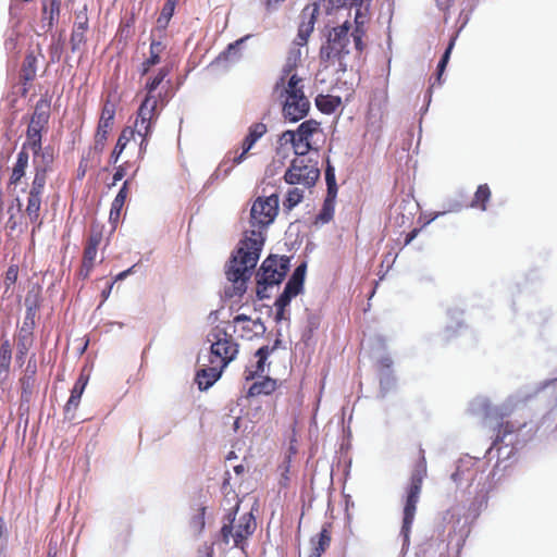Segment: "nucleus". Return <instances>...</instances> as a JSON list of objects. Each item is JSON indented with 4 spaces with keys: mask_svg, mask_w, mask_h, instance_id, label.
I'll return each instance as SVG.
<instances>
[{
    "mask_svg": "<svg viewBox=\"0 0 557 557\" xmlns=\"http://www.w3.org/2000/svg\"><path fill=\"white\" fill-rule=\"evenodd\" d=\"M320 177L318 161L309 156H296L286 169L283 180L288 185H299L310 189Z\"/></svg>",
    "mask_w": 557,
    "mask_h": 557,
    "instance_id": "39448f33",
    "label": "nucleus"
},
{
    "mask_svg": "<svg viewBox=\"0 0 557 557\" xmlns=\"http://www.w3.org/2000/svg\"><path fill=\"white\" fill-rule=\"evenodd\" d=\"M314 11H310L308 8L304 9L300 14V24L298 26V34L293 42V47L290 48L286 63L283 66L282 73L285 75H290L294 73L296 67L298 66L301 59L300 48L306 46L308 42V38L313 32L315 24V15Z\"/></svg>",
    "mask_w": 557,
    "mask_h": 557,
    "instance_id": "1a4fd4ad",
    "label": "nucleus"
},
{
    "mask_svg": "<svg viewBox=\"0 0 557 557\" xmlns=\"http://www.w3.org/2000/svg\"><path fill=\"white\" fill-rule=\"evenodd\" d=\"M275 309H276L275 321L281 322L282 320H285L286 319V317H285L286 308L275 307Z\"/></svg>",
    "mask_w": 557,
    "mask_h": 557,
    "instance_id": "680f3d73",
    "label": "nucleus"
},
{
    "mask_svg": "<svg viewBox=\"0 0 557 557\" xmlns=\"http://www.w3.org/2000/svg\"><path fill=\"white\" fill-rule=\"evenodd\" d=\"M115 116L114 106L107 102L104 103L99 121L113 124Z\"/></svg>",
    "mask_w": 557,
    "mask_h": 557,
    "instance_id": "de8ad7c7",
    "label": "nucleus"
},
{
    "mask_svg": "<svg viewBox=\"0 0 557 557\" xmlns=\"http://www.w3.org/2000/svg\"><path fill=\"white\" fill-rule=\"evenodd\" d=\"M247 37L240 38L230 44L225 50H223L214 60L213 63L231 62L235 63L242 59L240 45L246 40Z\"/></svg>",
    "mask_w": 557,
    "mask_h": 557,
    "instance_id": "c756f323",
    "label": "nucleus"
},
{
    "mask_svg": "<svg viewBox=\"0 0 557 557\" xmlns=\"http://www.w3.org/2000/svg\"><path fill=\"white\" fill-rule=\"evenodd\" d=\"M454 45H455V41L454 39H451L444 52V54L442 55V59L440 60L438 64H437V74H436V82L438 85L442 84V75L446 69V65L449 61V58H450V53H451V50L454 48Z\"/></svg>",
    "mask_w": 557,
    "mask_h": 557,
    "instance_id": "c03bdc74",
    "label": "nucleus"
},
{
    "mask_svg": "<svg viewBox=\"0 0 557 557\" xmlns=\"http://www.w3.org/2000/svg\"><path fill=\"white\" fill-rule=\"evenodd\" d=\"M134 269H135V265H132L131 268H128L127 270L125 271H122L120 272L112 282H117V281H122L124 278H126L129 274H132L134 272Z\"/></svg>",
    "mask_w": 557,
    "mask_h": 557,
    "instance_id": "052dcab7",
    "label": "nucleus"
},
{
    "mask_svg": "<svg viewBox=\"0 0 557 557\" xmlns=\"http://www.w3.org/2000/svg\"><path fill=\"white\" fill-rule=\"evenodd\" d=\"M166 45L160 39L151 37L149 46V57L140 65L141 76L147 75L150 69L161 62V55L165 51Z\"/></svg>",
    "mask_w": 557,
    "mask_h": 557,
    "instance_id": "5701e85b",
    "label": "nucleus"
},
{
    "mask_svg": "<svg viewBox=\"0 0 557 557\" xmlns=\"http://www.w3.org/2000/svg\"><path fill=\"white\" fill-rule=\"evenodd\" d=\"M98 249L99 248L84 245L82 264L77 272L78 276L82 280H87L90 276L92 270L95 269V267L97 264Z\"/></svg>",
    "mask_w": 557,
    "mask_h": 557,
    "instance_id": "b1692460",
    "label": "nucleus"
},
{
    "mask_svg": "<svg viewBox=\"0 0 557 557\" xmlns=\"http://www.w3.org/2000/svg\"><path fill=\"white\" fill-rule=\"evenodd\" d=\"M136 134H137V132L135 131V127L126 126L122 129V132L117 138V141L127 146V144L134 138V136Z\"/></svg>",
    "mask_w": 557,
    "mask_h": 557,
    "instance_id": "603ef678",
    "label": "nucleus"
},
{
    "mask_svg": "<svg viewBox=\"0 0 557 557\" xmlns=\"http://www.w3.org/2000/svg\"><path fill=\"white\" fill-rule=\"evenodd\" d=\"M285 0H262V3L267 10V12H272L277 8L278 4L283 3Z\"/></svg>",
    "mask_w": 557,
    "mask_h": 557,
    "instance_id": "bf43d9fd",
    "label": "nucleus"
},
{
    "mask_svg": "<svg viewBox=\"0 0 557 557\" xmlns=\"http://www.w3.org/2000/svg\"><path fill=\"white\" fill-rule=\"evenodd\" d=\"M331 544L330 524L323 525L322 530L317 536L311 537L310 545L311 552L309 557H321Z\"/></svg>",
    "mask_w": 557,
    "mask_h": 557,
    "instance_id": "393cba45",
    "label": "nucleus"
},
{
    "mask_svg": "<svg viewBox=\"0 0 557 557\" xmlns=\"http://www.w3.org/2000/svg\"><path fill=\"white\" fill-rule=\"evenodd\" d=\"M122 153H120L119 151H116L115 149H113V151L111 152V156H110V162L112 164H116L120 157H121Z\"/></svg>",
    "mask_w": 557,
    "mask_h": 557,
    "instance_id": "69168bd1",
    "label": "nucleus"
},
{
    "mask_svg": "<svg viewBox=\"0 0 557 557\" xmlns=\"http://www.w3.org/2000/svg\"><path fill=\"white\" fill-rule=\"evenodd\" d=\"M289 269V258L282 256H269L261 264L257 273V295L259 299L267 297L264 292L269 286L280 284Z\"/></svg>",
    "mask_w": 557,
    "mask_h": 557,
    "instance_id": "0eeeda50",
    "label": "nucleus"
},
{
    "mask_svg": "<svg viewBox=\"0 0 557 557\" xmlns=\"http://www.w3.org/2000/svg\"><path fill=\"white\" fill-rule=\"evenodd\" d=\"M37 75V57L34 52L26 53L20 72V83L22 85L21 96L25 97L29 90V85Z\"/></svg>",
    "mask_w": 557,
    "mask_h": 557,
    "instance_id": "aec40b11",
    "label": "nucleus"
},
{
    "mask_svg": "<svg viewBox=\"0 0 557 557\" xmlns=\"http://www.w3.org/2000/svg\"><path fill=\"white\" fill-rule=\"evenodd\" d=\"M234 332L239 333V336L246 339L262 334L265 330L264 324L260 319L252 320L246 314H237L233 319Z\"/></svg>",
    "mask_w": 557,
    "mask_h": 557,
    "instance_id": "f3484780",
    "label": "nucleus"
},
{
    "mask_svg": "<svg viewBox=\"0 0 557 557\" xmlns=\"http://www.w3.org/2000/svg\"><path fill=\"white\" fill-rule=\"evenodd\" d=\"M282 102V112L285 120L298 122L302 120L310 110V101L305 95L295 98L288 97L280 99Z\"/></svg>",
    "mask_w": 557,
    "mask_h": 557,
    "instance_id": "ddd939ff",
    "label": "nucleus"
},
{
    "mask_svg": "<svg viewBox=\"0 0 557 557\" xmlns=\"http://www.w3.org/2000/svg\"><path fill=\"white\" fill-rule=\"evenodd\" d=\"M237 507L230 511L224 518L223 525L220 531L221 541L230 544L233 541L234 547L245 549L247 540L253 534L257 523L250 512H246L236 518Z\"/></svg>",
    "mask_w": 557,
    "mask_h": 557,
    "instance_id": "7ed1b4c3",
    "label": "nucleus"
},
{
    "mask_svg": "<svg viewBox=\"0 0 557 557\" xmlns=\"http://www.w3.org/2000/svg\"><path fill=\"white\" fill-rule=\"evenodd\" d=\"M283 472L281 474V479H280V485L282 487H287L288 486V483H289V476H288V473H289V468H290V457H287L285 459V461L283 462Z\"/></svg>",
    "mask_w": 557,
    "mask_h": 557,
    "instance_id": "864d4df0",
    "label": "nucleus"
},
{
    "mask_svg": "<svg viewBox=\"0 0 557 557\" xmlns=\"http://www.w3.org/2000/svg\"><path fill=\"white\" fill-rule=\"evenodd\" d=\"M280 199L277 194L258 197L250 209V227L245 232L238 247L232 253L225 270L226 278L245 290L246 282L260 258L265 242V231L278 214Z\"/></svg>",
    "mask_w": 557,
    "mask_h": 557,
    "instance_id": "f257e3e1",
    "label": "nucleus"
},
{
    "mask_svg": "<svg viewBox=\"0 0 557 557\" xmlns=\"http://www.w3.org/2000/svg\"><path fill=\"white\" fill-rule=\"evenodd\" d=\"M305 189L301 187H292L287 190L283 200V210L290 212L296 206H298L305 198Z\"/></svg>",
    "mask_w": 557,
    "mask_h": 557,
    "instance_id": "c9c22d12",
    "label": "nucleus"
},
{
    "mask_svg": "<svg viewBox=\"0 0 557 557\" xmlns=\"http://www.w3.org/2000/svg\"><path fill=\"white\" fill-rule=\"evenodd\" d=\"M350 24L345 22L343 25L334 27L330 34L325 45H323L320 49V58L322 61L342 66V70L345 71V65L343 64V59L346 54L349 53L348 46L350 44V37L354 39L356 50L361 53L364 44L363 36L364 32L356 27L355 30L349 34Z\"/></svg>",
    "mask_w": 557,
    "mask_h": 557,
    "instance_id": "f03ea898",
    "label": "nucleus"
},
{
    "mask_svg": "<svg viewBox=\"0 0 557 557\" xmlns=\"http://www.w3.org/2000/svg\"><path fill=\"white\" fill-rule=\"evenodd\" d=\"M273 92L277 96L278 99L288 97L295 98L299 95H305L302 78L299 77L296 73H292L290 75H285V73H282V76L274 86Z\"/></svg>",
    "mask_w": 557,
    "mask_h": 557,
    "instance_id": "4468645a",
    "label": "nucleus"
},
{
    "mask_svg": "<svg viewBox=\"0 0 557 557\" xmlns=\"http://www.w3.org/2000/svg\"><path fill=\"white\" fill-rule=\"evenodd\" d=\"M493 418L499 420L493 442L494 447L503 443L508 435L517 433L525 425V422L504 420V416L498 413L496 410L493 412Z\"/></svg>",
    "mask_w": 557,
    "mask_h": 557,
    "instance_id": "4be33fe9",
    "label": "nucleus"
},
{
    "mask_svg": "<svg viewBox=\"0 0 557 557\" xmlns=\"http://www.w3.org/2000/svg\"><path fill=\"white\" fill-rule=\"evenodd\" d=\"M267 132L268 127L264 123L259 122L251 124L248 128V134L242 143V151L239 152L238 149L228 151L221 162L220 168L224 169V172L227 174L235 165L240 164L246 159L247 153L257 140H259Z\"/></svg>",
    "mask_w": 557,
    "mask_h": 557,
    "instance_id": "9b49d317",
    "label": "nucleus"
},
{
    "mask_svg": "<svg viewBox=\"0 0 557 557\" xmlns=\"http://www.w3.org/2000/svg\"><path fill=\"white\" fill-rule=\"evenodd\" d=\"M12 360V345L8 338H3L0 345V382L9 376Z\"/></svg>",
    "mask_w": 557,
    "mask_h": 557,
    "instance_id": "c85d7f7f",
    "label": "nucleus"
},
{
    "mask_svg": "<svg viewBox=\"0 0 557 557\" xmlns=\"http://www.w3.org/2000/svg\"><path fill=\"white\" fill-rule=\"evenodd\" d=\"M371 0H330L331 4L336 8L344 7H361L364 3H369Z\"/></svg>",
    "mask_w": 557,
    "mask_h": 557,
    "instance_id": "3c124183",
    "label": "nucleus"
},
{
    "mask_svg": "<svg viewBox=\"0 0 557 557\" xmlns=\"http://www.w3.org/2000/svg\"><path fill=\"white\" fill-rule=\"evenodd\" d=\"M294 297V295L287 293L286 290H283V293L275 300L274 307L287 308L290 304L292 298Z\"/></svg>",
    "mask_w": 557,
    "mask_h": 557,
    "instance_id": "6e6d98bb",
    "label": "nucleus"
},
{
    "mask_svg": "<svg viewBox=\"0 0 557 557\" xmlns=\"http://www.w3.org/2000/svg\"><path fill=\"white\" fill-rule=\"evenodd\" d=\"M49 109L50 106L45 100H39L36 103L26 133L34 135H42V132L47 128L49 122Z\"/></svg>",
    "mask_w": 557,
    "mask_h": 557,
    "instance_id": "a211bd4d",
    "label": "nucleus"
},
{
    "mask_svg": "<svg viewBox=\"0 0 557 557\" xmlns=\"http://www.w3.org/2000/svg\"><path fill=\"white\" fill-rule=\"evenodd\" d=\"M321 133L315 120L304 121L295 131L287 129L280 136V144H290L296 156H308L313 149L314 137Z\"/></svg>",
    "mask_w": 557,
    "mask_h": 557,
    "instance_id": "6e6552de",
    "label": "nucleus"
},
{
    "mask_svg": "<svg viewBox=\"0 0 557 557\" xmlns=\"http://www.w3.org/2000/svg\"><path fill=\"white\" fill-rule=\"evenodd\" d=\"M126 174V170L124 164H121L116 168L115 173L113 174V182L112 185H115L117 182H120Z\"/></svg>",
    "mask_w": 557,
    "mask_h": 557,
    "instance_id": "13d9d810",
    "label": "nucleus"
},
{
    "mask_svg": "<svg viewBox=\"0 0 557 557\" xmlns=\"http://www.w3.org/2000/svg\"><path fill=\"white\" fill-rule=\"evenodd\" d=\"M277 388L276 380L265 376L259 382H255L248 389V396L271 395Z\"/></svg>",
    "mask_w": 557,
    "mask_h": 557,
    "instance_id": "473e14b6",
    "label": "nucleus"
},
{
    "mask_svg": "<svg viewBox=\"0 0 557 557\" xmlns=\"http://www.w3.org/2000/svg\"><path fill=\"white\" fill-rule=\"evenodd\" d=\"M104 225L98 222H92L89 227V234L86 238L85 245L99 248L103 239Z\"/></svg>",
    "mask_w": 557,
    "mask_h": 557,
    "instance_id": "a19ab883",
    "label": "nucleus"
},
{
    "mask_svg": "<svg viewBox=\"0 0 557 557\" xmlns=\"http://www.w3.org/2000/svg\"><path fill=\"white\" fill-rule=\"evenodd\" d=\"M419 233V230L418 228H413L411 232H409L407 235H406V238H405V245H409L414 238L416 236L418 235Z\"/></svg>",
    "mask_w": 557,
    "mask_h": 557,
    "instance_id": "e2e57ef3",
    "label": "nucleus"
},
{
    "mask_svg": "<svg viewBox=\"0 0 557 557\" xmlns=\"http://www.w3.org/2000/svg\"><path fill=\"white\" fill-rule=\"evenodd\" d=\"M281 343L282 341L277 338L272 346L264 345L255 352L253 357L256 360L250 361L244 371V377L246 381H252L264 373L265 366L270 364L267 363L269 356L281 345Z\"/></svg>",
    "mask_w": 557,
    "mask_h": 557,
    "instance_id": "f8f14e48",
    "label": "nucleus"
},
{
    "mask_svg": "<svg viewBox=\"0 0 557 557\" xmlns=\"http://www.w3.org/2000/svg\"><path fill=\"white\" fill-rule=\"evenodd\" d=\"M113 124L106 122H98V126L96 129L95 138H94V147L92 149L97 153H101L106 147V143L108 139V135L112 129Z\"/></svg>",
    "mask_w": 557,
    "mask_h": 557,
    "instance_id": "e433bc0d",
    "label": "nucleus"
},
{
    "mask_svg": "<svg viewBox=\"0 0 557 557\" xmlns=\"http://www.w3.org/2000/svg\"><path fill=\"white\" fill-rule=\"evenodd\" d=\"M28 152L27 151H20L16 157V161L13 165L10 178H9V186L13 185L16 186L21 183L22 178L26 174V170L28 168Z\"/></svg>",
    "mask_w": 557,
    "mask_h": 557,
    "instance_id": "a878e982",
    "label": "nucleus"
},
{
    "mask_svg": "<svg viewBox=\"0 0 557 557\" xmlns=\"http://www.w3.org/2000/svg\"><path fill=\"white\" fill-rule=\"evenodd\" d=\"M170 67L163 66L158 73L151 77H149L145 85L146 97H156L153 92L160 86V84L164 81V78L170 74Z\"/></svg>",
    "mask_w": 557,
    "mask_h": 557,
    "instance_id": "58836bf2",
    "label": "nucleus"
},
{
    "mask_svg": "<svg viewBox=\"0 0 557 557\" xmlns=\"http://www.w3.org/2000/svg\"><path fill=\"white\" fill-rule=\"evenodd\" d=\"M454 45H455V41L454 39H451L444 52V54L442 55V59L440 60L438 64H437V74H436V82L438 85L442 84V75L446 69V65L449 61V58H450V53H451V50L454 48Z\"/></svg>",
    "mask_w": 557,
    "mask_h": 557,
    "instance_id": "a18cd8bd",
    "label": "nucleus"
},
{
    "mask_svg": "<svg viewBox=\"0 0 557 557\" xmlns=\"http://www.w3.org/2000/svg\"><path fill=\"white\" fill-rule=\"evenodd\" d=\"M341 100L338 97L319 95L315 98V104L318 109L323 113H333L339 106Z\"/></svg>",
    "mask_w": 557,
    "mask_h": 557,
    "instance_id": "79ce46f5",
    "label": "nucleus"
},
{
    "mask_svg": "<svg viewBox=\"0 0 557 557\" xmlns=\"http://www.w3.org/2000/svg\"><path fill=\"white\" fill-rule=\"evenodd\" d=\"M18 276V267L16 264H12L8 268L5 272L4 283L7 287L14 285Z\"/></svg>",
    "mask_w": 557,
    "mask_h": 557,
    "instance_id": "8fccbe9b",
    "label": "nucleus"
},
{
    "mask_svg": "<svg viewBox=\"0 0 557 557\" xmlns=\"http://www.w3.org/2000/svg\"><path fill=\"white\" fill-rule=\"evenodd\" d=\"M61 10V0H44L42 17L47 21L48 26L52 27L59 20Z\"/></svg>",
    "mask_w": 557,
    "mask_h": 557,
    "instance_id": "f704fd0d",
    "label": "nucleus"
},
{
    "mask_svg": "<svg viewBox=\"0 0 557 557\" xmlns=\"http://www.w3.org/2000/svg\"><path fill=\"white\" fill-rule=\"evenodd\" d=\"M86 172V164L84 165V160L79 162L78 166V176H84Z\"/></svg>",
    "mask_w": 557,
    "mask_h": 557,
    "instance_id": "338daca9",
    "label": "nucleus"
},
{
    "mask_svg": "<svg viewBox=\"0 0 557 557\" xmlns=\"http://www.w3.org/2000/svg\"><path fill=\"white\" fill-rule=\"evenodd\" d=\"M178 0H166L160 15L157 18V29L164 33L174 14Z\"/></svg>",
    "mask_w": 557,
    "mask_h": 557,
    "instance_id": "4c0bfd02",
    "label": "nucleus"
},
{
    "mask_svg": "<svg viewBox=\"0 0 557 557\" xmlns=\"http://www.w3.org/2000/svg\"><path fill=\"white\" fill-rule=\"evenodd\" d=\"M42 196L28 191L27 203L25 213L29 221L38 226L41 225L40 211H41Z\"/></svg>",
    "mask_w": 557,
    "mask_h": 557,
    "instance_id": "bb28decb",
    "label": "nucleus"
},
{
    "mask_svg": "<svg viewBox=\"0 0 557 557\" xmlns=\"http://www.w3.org/2000/svg\"><path fill=\"white\" fill-rule=\"evenodd\" d=\"M53 158L49 153L41 154V161H34V177L29 187V193L44 196L47 185L48 173L51 171Z\"/></svg>",
    "mask_w": 557,
    "mask_h": 557,
    "instance_id": "2eb2a0df",
    "label": "nucleus"
},
{
    "mask_svg": "<svg viewBox=\"0 0 557 557\" xmlns=\"http://www.w3.org/2000/svg\"><path fill=\"white\" fill-rule=\"evenodd\" d=\"M158 99L157 97H145L141 101L138 110L136 120L134 123L137 135L141 137L139 143V153L144 154L147 150L149 138L152 134V128L159 119L160 112L157 109Z\"/></svg>",
    "mask_w": 557,
    "mask_h": 557,
    "instance_id": "9d476101",
    "label": "nucleus"
},
{
    "mask_svg": "<svg viewBox=\"0 0 557 557\" xmlns=\"http://www.w3.org/2000/svg\"><path fill=\"white\" fill-rule=\"evenodd\" d=\"M125 147H126V146H125L124 144H122V143H120V141H116V145H115L114 149H115L116 151H119L120 153H122V152L124 151Z\"/></svg>",
    "mask_w": 557,
    "mask_h": 557,
    "instance_id": "774afa93",
    "label": "nucleus"
},
{
    "mask_svg": "<svg viewBox=\"0 0 557 557\" xmlns=\"http://www.w3.org/2000/svg\"><path fill=\"white\" fill-rule=\"evenodd\" d=\"M35 314H36L35 309L33 307H27L24 323H23L22 327H27V329H29V332H32L33 327L35 325Z\"/></svg>",
    "mask_w": 557,
    "mask_h": 557,
    "instance_id": "5fc2aeb1",
    "label": "nucleus"
},
{
    "mask_svg": "<svg viewBox=\"0 0 557 557\" xmlns=\"http://www.w3.org/2000/svg\"><path fill=\"white\" fill-rule=\"evenodd\" d=\"M205 513H206V508L200 507L198 509V512L190 520L191 528L198 533H200L205 528V524H206Z\"/></svg>",
    "mask_w": 557,
    "mask_h": 557,
    "instance_id": "49530a36",
    "label": "nucleus"
},
{
    "mask_svg": "<svg viewBox=\"0 0 557 557\" xmlns=\"http://www.w3.org/2000/svg\"><path fill=\"white\" fill-rule=\"evenodd\" d=\"M325 182H326V194L329 195H337V184L335 177V169L327 160V164L325 168Z\"/></svg>",
    "mask_w": 557,
    "mask_h": 557,
    "instance_id": "37998d69",
    "label": "nucleus"
},
{
    "mask_svg": "<svg viewBox=\"0 0 557 557\" xmlns=\"http://www.w3.org/2000/svg\"><path fill=\"white\" fill-rule=\"evenodd\" d=\"M33 345V332H29L27 327H21L17 336V354L16 360L21 363L24 362V358L27 355L29 348Z\"/></svg>",
    "mask_w": 557,
    "mask_h": 557,
    "instance_id": "2f4dec72",
    "label": "nucleus"
},
{
    "mask_svg": "<svg viewBox=\"0 0 557 557\" xmlns=\"http://www.w3.org/2000/svg\"><path fill=\"white\" fill-rule=\"evenodd\" d=\"M208 342L210 343L209 358L213 362H219L221 366L227 367L239 351L238 343L233 336L221 325L214 326L208 334Z\"/></svg>",
    "mask_w": 557,
    "mask_h": 557,
    "instance_id": "423d86ee",
    "label": "nucleus"
},
{
    "mask_svg": "<svg viewBox=\"0 0 557 557\" xmlns=\"http://www.w3.org/2000/svg\"><path fill=\"white\" fill-rule=\"evenodd\" d=\"M89 29L87 7L75 13V22L72 28L70 45L73 52L79 50L87 41L86 34Z\"/></svg>",
    "mask_w": 557,
    "mask_h": 557,
    "instance_id": "dca6fc26",
    "label": "nucleus"
},
{
    "mask_svg": "<svg viewBox=\"0 0 557 557\" xmlns=\"http://www.w3.org/2000/svg\"><path fill=\"white\" fill-rule=\"evenodd\" d=\"M88 383V377L81 374L78 379L76 380L72 391L69 400L66 401L64 406V418L67 420H73L75 418V411L77 410L82 395L85 391V387Z\"/></svg>",
    "mask_w": 557,
    "mask_h": 557,
    "instance_id": "412c9836",
    "label": "nucleus"
},
{
    "mask_svg": "<svg viewBox=\"0 0 557 557\" xmlns=\"http://www.w3.org/2000/svg\"><path fill=\"white\" fill-rule=\"evenodd\" d=\"M491 197L492 191L490 186L487 184H481L478 186L469 207L473 209H480L481 211H485L487 209V203Z\"/></svg>",
    "mask_w": 557,
    "mask_h": 557,
    "instance_id": "72a5a7b5",
    "label": "nucleus"
},
{
    "mask_svg": "<svg viewBox=\"0 0 557 557\" xmlns=\"http://www.w3.org/2000/svg\"><path fill=\"white\" fill-rule=\"evenodd\" d=\"M205 368L199 370L196 375V381L199 389L206 391L210 386H212L221 376L223 370L226 368L221 366L219 362H213L212 359L208 357V364H203Z\"/></svg>",
    "mask_w": 557,
    "mask_h": 557,
    "instance_id": "6ab92c4d",
    "label": "nucleus"
},
{
    "mask_svg": "<svg viewBox=\"0 0 557 557\" xmlns=\"http://www.w3.org/2000/svg\"><path fill=\"white\" fill-rule=\"evenodd\" d=\"M304 283L298 280L293 278L292 276L287 281L284 290L294 295L295 297L302 290Z\"/></svg>",
    "mask_w": 557,
    "mask_h": 557,
    "instance_id": "09e8293b",
    "label": "nucleus"
},
{
    "mask_svg": "<svg viewBox=\"0 0 557 557\" xmlns=\"http://www.w3.org/2000/svg\"><path fill=\"white\" fill-rule=\"evenodd\" d=\"M336 196L337 195H329V194H326V196H325V198L323 200L322 208H321L320 212L315 216V220H314V224L315 225H318V224H326L330 221H332V219L334 216V211H335Z\"/></svg>",
    "mask_w": 557,
    "mask_h": 557,
    "instance_id": "7c9ffc66",
    "label": "nucleus"
},
{
    "mask_svg": "<svg viewBox=\"0 0 557 557\" xmlns=\"http://www.w3.org/2000/svg\"><path fill=\"white\" fill-rule=\"evenodd\" d=\"M305 272H306V264L305 263H301L300 265H298L292 277L295 278V280H298L300 281L301 283H304V280H305Z\"/></svg>",
    "mask_w": 557,
    "mask_h": 557,
    "instance_id": "4d7b16f0",
    "label": "nucleus"
},
{
    "mask_svg": "<svg viewBox=\"0 0 557 557\" xmlns=\"http://www.w3.org/2000/svg\"><path fill=\"white\" fill-rule=\"evenodd\" d=\"M114 286V282H111L108 284V286L101 292V296L103 300H107L112 292V288Z\"/></svg>",
    "mask_w": 557,
    "mask_h": 557,
    "instance_id": "0e129e2a",
    "label": "nucleus"
},
{
    "mask_svg": "<svg viewBox=\"0 0 557 557\" xmlns=\"http://www.w3.org/2000/svg\"><path fill=\"white\" fill-rule=\"evenodd\" d=\"M41 140L42 135H34L26 133V139L22 145V148L20 151H27L32 150L35 158L39 157L41 159Z\"/></svg>",
    "mask_w": 557,
    "mask_h": 557,
    "instance_id": "ea45409f",
    "label": "nucleus"
},
{
    "mask_svg": "<svg viewBox=\"0 0 557 557\" xmlns=\"http://www.w3.org/2000/svg\"><path fill=\"white\" fill-rule=\"evenodd\" d=\"M127 194H128V181H125L111 205L109 220L112 224H116L119 222L122 208L127 198Z\"/></svg>",
    "mask_w": 557,
    "mask_h": 557,
    "instance_id": "cd10ccee",
    "label": "nucleus"
},
{
    "mask_svg": "<svg viewBox=\"0 0 557 557\" xmlns=\"http://www.w3.org/2000/svg\"><path fill=\"white\" fill-rule=\"evenodd\" d=\"M425 475L426 460L423 450L420 449V459L411 473L410 483L407 488V495L404 505L401 534L404 535L406 541L409 539V534L417 511V504L420 498L422 483Z\"/></svg>",
    "mask_w": 557,
    "mask_h": 557,
    "instance_id": "20e7f679",
    "label": "nucleus"
}]
</instances>
